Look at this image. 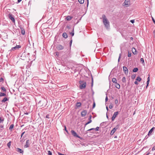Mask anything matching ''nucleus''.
Wrapping results in <instances>:
<instances>
[{
  "label": "nucleus",
  "instance_id": "obj_1",
  "mask_svg": "<svg viewBox=\"0 0 155 155\" xmlns=\"http://www.w3.org/2000/svg\"><path fill=\"white\" fill-rule=\"evenodd\" d=\"M79 87H92L93 84V79L91 76V79L88 78H86L84 80H81L79 81Z\"/></svg>",
  "mask_w": 155,
  "mask_h": 155
},
{
  "label": "nucleus",
  "instance_id": "obj_2",
  "mask_svg": "<svg viewBox=\"0 0 155 155\" xmlns=\"http://www.w3.org/2000/svg\"><path fill=\"white\" fill-rule=\"evenodd\" d=\"M103 23L105 27L107 28H108L110 27V23L106 17L105 15H102Z\"/></svg>",
  "mask_w": 155,
  "mask_h": 155
},
{
  "label": "nucleus",
  "instance_id": "obj_3",
  "mask_svg": "<svg viewBox=\"0 0 155 155\" xmlns=\"http://www.w3.org/2000/svg\"><path fill=\"white\" fill-rule=\"evenodd\" d=\"M119 125H117L115 127H114V128L111 131L110 133V134L111 135H113L114 134L115 132L116 131V130L119 128Z\"/></svg>",
  "mask_w": 155,
  "mask_h": 155
},
{
  "label": "nucleus",
  "instance_id": "obj_4",
  "mask_svg": "<svg viewBox=\"0 0 155 155\" xmlns=\"http://www.w3.org/2000/svg\"><path fill=\"white\" fill-rule=\"evenodd\" d=\"M8 17L12 20L13 23H15V20L14 18V16L11 13L9 14L8 15Z\"/></svg>",
  "mask_w": 155,
  "mask_h": 155
},
{
  "label": "nucleus",
  "instance_id": "obj_5",
  "mask_svg": "<svg viewBox=\"0 0 155 155\" xmlns=\"http://www.w3.org/2000/svg\"><path fill=\"white\" fill-rule=\"evenodd\" d=\"M64 47L61 45H58L56 46V48L58 50H63L64 49Z\"/></svg>",
  "mask_w": 155,
  "mask_h": 155
},
{
  "label": "nucleus",
  "instance_id": "obj_6",
  "mask_svg": "<svg viewBox=\"0 0 155 155\" xmlns=\"http://www.w3.org/2000/svg\"><path fill=\"white\" fill-rule=\"evenodd\" d=\"M71 133L72 135L75 137L80 138V137L78 135L77 133L74 130H71Z\"/></svg>",
  "mask_w": 155,
  "mask_h": 155
},
{
  "label": "nucleus",
  "instance_id": "obj_7",
  "mask_svg": "<svg viewBox=\"0 0 155 155\" xmlns=\"http://www.w3.org/2000/svg\"><path fill=\"white\" fill-rule=\"evenodd\" d=\"M119 112L118 111H117L114 113L112 117V121H114V120L115 119L117 116Z\"/></svg>",
  "mask_w": 155,
  "mask_h": 155
},
{
  "label": "nucleus",
  "instance_id": "obj_8",
  "mask_svg": "<svg viewBox=\"0 0 155 155\" xmlns=\"http://www.w3.org/2000/svg\"><path fill=\"white\" fill-rule=\"evenodd\" d=\"M31 142L29 140H28L26 141V144L24 146L25 148L28 147L31 143Z\"/></svg>",
  "mask_w": 155,
  "mask_h": 155
},
{
  "label": "nucleus",
  "instance_id": "obj_9",
  "mask_svg": "<svg viewBox=\"0 0 155 155\" xmlns=\"http://www.w3.org/2000/svg\"><path fill=\"white\" fill-rule=\"evenodd\" d=\"M21 48V46L20 45H17L13 47L12 48L11 50L15 51L17 49H19V48Z\"/></svg>",
  "mask_w": 155,
  "mask_h": 155
},
{
  "label": "nucleus",
  "instance_id": "obj_10",
  "mask_svg": "<svg viewBox=\"0 0 155 155\" xmlns=\"http://www.w3.org/2000/svg\"><path fill=\"white\" fill-rule=\"evenodd\" d=\"M130 0H125L123 4V6H125L126 7L128 6L129 5L128 3L129 2Z\"/></svg>",
  "mask_w": 155,
  "mask_h": 155
},
{
  "label": "nucleus",
  "instance_id": "obj_11",
  "mask_svg": "<svg viewBox=\"0 0 155 155\" xmlns=\"http://www.w3.org/2000/svg\"><path fill=\"white\" fill-rule=\"evenodd\" d=\"M87 113V111L86 110H83L81 112V116L82 117H84Z\"/></svg>",
  "mask_w": 155,
  "mask_h": 155
},
{
  "label": "nucleus",
  "instance_id": "obj_12",
  "mask_svg": "<svg viewBox=\"0 0 155 155\" xmlns=\"http://www.w3.org/2000/svg\"><path fill=\"white\" fill-rule=\"evenodd\" d=\"M14 89H12V88H11V90H12L13 92L16 91V93H18V91H20L19 90V88H14Z\"/></svg>",
  "mask_w": 155,
  "mask_h": 155
},
{
  "label": "nucleus",
  "instance_id": "obj_13",
  "mask_svg": "<svg viewBox=\"0 0 155 155\" xmlns=\"http://www.w3.org/2000/svg\"><path fill=\"white\" fill-rule=\"evenodd\" d=\"M123 71L125 74H128V71L127 68L126 67H123Z\"/></svg>",
  "mask_w": 155,
  "mask_h": 155
},
{
  "label": "nucleus",
  "instance_id": "obj_14",
  "mask_svg": "<svg viewBox=\"0 0 155 155\" xmlns=\"http://www.w3.org/2000/svg\"><path fill=\"white\" fill-rule=\"evenodd\" d=\"M117 80L116 78H112V81L115 84H117V85H118V87H120V85L119 84H118V83H117Z\"/></svg>",
  "mask_w": 155,
  "mask_h": 155
},
{
  "label": "nucleus",
  "instance_id": "obj_15",
  "mask_svg": "<svg viewBox=\"0 0 155 155\" xmlns=\"http://www.w3.org/2000/svg\"><path fill=\"white\" fill-rule=\"evenodd\" d=\"M122 82L123 83V86H125V84H126V78L125 77H124L122 80Z\"/></svg>",
  "mask_w": 155,
  "mask_h": 155
},
{
  "label": "nucleus",
  "instance_id": "obj_16",
  "mask_svg": "<svg viewBox=\"0 0 155 155\" xmlns=\"http://www.w3.org/2000/svg\"><path fill=\"white\" fill-rule=\"evenodd\" d=\"M132 51L133 54H137V51L134 48H132Z\"/></svg>",
  "mask_w": 155,
  "mask_h": 155
},
{
  "label": "nucleus",
  "instance_id": "obj_17",
  "mask_svg": "<svg viewBox=\"0 0 155 155\" xmlns=\"http://www.w3.org/2000/svg\"><path fill=\"white\" fill-rule=\"evenodd\" d=\"M17 151L20 153L23 154L24 153V151L23 150H22L21 149L19 148H17Z\"/></svg>",
  "mask_w": 155,
  "mask_h": 155
},
{
  "label": "nucleus",
  "instance_id": "obj_18",
  "mask_svg": "<svg viewBox=\"0 0 155 155\" xmlns=\"http://www.w3.org/2000/svg\"><path fill=\"white\" fill-rule=\"evenodd\" d=\"M155 129L154 127H152L149 131L148 133V135H150L151 134L153 131V130Z\"/></svg>",
  "mask_w": 155,
  "mask_h": 155
},
{
  "label": "nucleus",
  "instance_id": "obj_19",
  "mask_svg": "<svg viewBox=\"0 0 155 155\" xmlns=\"http://www.w3.org/2000/svg\"><path fill=\"white\" fill-rule=\"evenodd\" d=\"M99 127H97L95 128H92L87 130V131H91L93 130H95L96 131H98L99 130Z\"/></svg>",
  "mask_w": 155,
  "mask_h": 155
},
{
  "label": "nucleus",
  "instance_id": "obj_20",
  "mask_svg": "<svg viewBox=\"0 0 155 155\" xmlns=\"http://www.w3.org/2000/svg\"><path fill=\"white\" fill-rule=\"evenodd\" d=\"M150 76H149V77H148L147 79V85H146V87H147L148 86L149 84V82H150Z\"/></svg>",
  "mask_w": 155,
  "mask_h": 155
},
{
  "label": "nucleus",
  "instance_id": "obj_21",
  "mask_svg": "<svg viewBox=\"0 0 155 155\" xmlns=\"http://www.w3.org/2000/svg\"><path fill=\"white\" fill-rule=\"evenodd\" d=\"M62 36L65 38H66L68 37V35L66 32H64L63 33Z\"/></svg>",
  "mask_w": 155,
  "mask_h": 155
},
{
  "label": "nucleus",
  "instance_id": "obj_22",
  "mask_svg": "<svg viewBox=\"0 0 155 155\" xmlns=\"http://www.w3.org/2000/svg\"><path fill=\"white\" fill-rule=\"evenodd\" d=\"M72 18V17L68 16L66 17L65 19L67 21H69L71 20Z\"/></svg>",
  "mask_w": 155,
  "mask_h": 155
},
{
  "label": "nucleus",
  "instance_id": "obj_23",
  "mask_svg": "<svg viewBox=\"0 0 155 155\" xmlns=\"http://www.w3.org/2000/svg\"><path fill=\"white\" fill-rule=\"evenodd\" d=\"M81 102H77L76 104V106L77 107H80L81 106Z\"/></svg>",
  "mask_w": 155,
  "mask_h": 155
},
{
  "label": "nucleus",
  "instance_id": "obj_24",
  "mask_svg": "<svg viewBox=\"0 0 155 155\" xmlns=\"http://www.w3.org/2000/svg\"><path fill=\"white\" fill-rule=\"evenodd\" d=\"M14 126V124H12L10 126L9 128V130L11 131H12V130Z\"/></svg>",
  "mask_w": 155,
  "mask_h": 155
},
{
  "label": "nucleus",
  "instance_id": "obj_25",
  "mask_svg": "<svg viewBox=\"0 0 155 155\" xmlns=\"http://www.w3.org/2000/svg\"><path fill=\"white\" fill-rule=\"evenodd\" d=\"M115 104L117 106L120 103H118V101L117 99H116L114 101Z\"/></svg>",
  "mask_w": 155,
  "mask_h": 155
},
{
  "label": "nucleus",
  "instance_id": "obj_26",
  "mask_svg": "<svg viewBox=\"0 0 155 155\" xmlns=\"http://www.w3.org/2000/svg\"><path fill=\"white\" fill-rule=\"evenodd\" d=\"M8 99L7 98V97H5L2 101V102H5L6 101H7L8 100Z\"/></svg>",
  "mask_w": 155,
  "mask_h": 155
},
{
  "label": "nucleus",
  "instance_id": "obj_27",
  "mask_svg": "<svg viewBox=\"0 0 155 155\" xmlns=\"http://www.w3.org/2000/svg\"><path fill=\"white\" fill-rule=\"evenodd\" d=\"M138 70V68H134L133 70V71L134 72H137Z\"/></svg>",
  "mask_w": 155,
  "mask_h": 155
},
{
  "label": "nucleus",
  "instance_id": "obj_28",
  "mask_svg": "<svg viewBox=\"0 0 155 155\" xmlns=\"http://www.w3.org/2000/svg\"><path fill=\"white\" fill-rule=\"evenodd\" d=\"M4 82V78L3 77H2L0 78V83H3Z\"/></svg>",
  "mask_w": 155,
  "mask_h": 155
},
{
  "label": "nucleus",
  "instance_id": "obj_29",
  "mask_svg": "<svg viewBox=\"0 0 155 155\" xmlns=\"http://www.w3.org/2000/svg\"><path fill=\"white\" fill-rule=\"evenodd\" d=\"M6 96V94L0 92V96Z\"/></svg>",
  "mask_w": 155,
  "mask_h": 155
},
{
  "label": "nucleus",
  "instance_id": "obj_30",
  "mask_svg": "<svg viewBox=\"0 0 155 155\" xmlns=\"http://www.w3.org/2000/svg\"><path fill=\"white\" fill-rule=\"evenodd\" d=\"M4 118H2H2L1 117H0V123H2L4 121Z\"/></svg>",
  "mask_w": 155,
  "mask_h": 155
},
{
  "label": "nucleus",
  "instance_id": "obj_31",
  "mask_svg": "<svg viewBox=\"0 0 155 155\" xmlns=\"http://www.w3.org/2000/svg\"><path fill=\"white\" fill-rule=\"evenodd\" d=\"M70 34L72 36H73L74 35V28H73L72 31L70 33Z\"/></svg>",
  "mask_w": 155,
  "mask_h": 155
},
{
  "label": "nucleus",
  "instance_id": "obj_32",
  "mask_svg": "<svg viewBox=\"0 0 155 155\" xmlns=\"http://www.w3.org/2000/svg\"><path fill=\"white\" fill-rule=\"evenodd\" d=\"M21 33L23 35H24L25 34V31L24 29H21Z\"/></svg>",
  "mask_w": 155,
  "mask_h": 155
},
{
  "label": "nucleus",
  "instance_id": "obj_33",
  "mask_svg": "<svg viewBox=\"0 0 155 155\" xmlns=\"http://www.w3.org/2000/svg\"><path fill=\"white\" fill-rule=\"evenodd\" d=\"M78 2L81 4H83L84 2V0H78Z\"/></svg>",
  "mask_w": 155,
  "mask_h": 155
},
{
  "label": "nucleus",
  "instance_id": "obj_34",
  "mask_svg": "<svg viewBox=\"0 0 155 155\" xmlns=\"http://www.w3.org/2000/svg\"><path fill=\"white\" fill-rule=\"evenodd\" d=\"M141 80V78L139 77H138L136 79V80L138 81H140Z\"/></svg>",
  "mask_w": 155,
  "mask_h": 155
},
{
  "label": "nucleus",
  "instance_id": "obj_35",
  "mask_svg": "<svg viewBox=\"0 0 155 155\" xmlns=\"http://www.w3.org/2000/svg\"><path fill=\"white\" fill-rule=\"evenodd\" d=\"M11 141L9 142L7 144V145L8 147H9L11 146Z\"/></svg>",
  "mask_w": 155,
  "mask_h": 155
},
{
  "label": "nucleus",
  "instance_id": "obj_36",
  "mask_svg": "<svg viewBox=\"0 0 155 155\" xmlns=\"http://www.w3.org/2000/svg\"><path fill=\"white\" fill-rule=\"evenodd\" d=\"M48 155H52V153L49 150L48 151Z\"/></svg>",
  "mask_w": 155,
  "mask_h": 155
},
{
  "label": "nucleus",
  "instance_id": "obj_37",
  "mask_svg": "<svg viewBox=\"0 0 155 155\" xmlns=\"http://www.w3.org/2000/svg\"><path fill=\"white\" fill-rule=\"evenodd\" d=\"M109 107L110 109H111L113 107V104L112 103L110 104Z\"/></svg>",
  "mask_w": 155,
  "mask_h": 155
},
{
  "label": "nucleus",
  "instance_id": "obj_38",
  "mask_svg": "<svg viewBox=\"0 0 155 155\" xmlns=\"http://www.w3.org/2000/svg\"><path fill=\"white\" fill-rule=\"evenodd\" d=\"M0 129L1 130H2L3 129V125H1L0 126Z\"/></svg>",
  "mask_w": 155,
  "mask_h": 155
},
{
  "label": "nucleus",
  "instance_id": "obj_39",
  "mask_svg": "<svg viewBox=\"0 0 155 155\" xmlns=\"http://www.w3.org/2000/svg\"><path fill=\"white\" fill-rule=\"evenodd\" d=\"M135 76H136V75L135 74H134L132 76H131V78H132V79H134V78H135Z\"/></svg>",
  "mask_w": 155,
  "mask_h": 155
},
{
  "label": "nucleus",
  "instance_id": "obj_40",
  "mask_svg": "<svg viewBox=\"0 0 155 155\" xmlns=\"http://www.w3.org/2000/svg\"><path fill=\"white\" fill-rule=\"evenodd\" d=\"M131 53L129 51H128V57H130L131 56Z\"/></svg>",
  "mask_w": 155,
  "mask_h": 155
},
{
  "label": "nucleus",
  "instance_id": "obj_41",
  "mask_svg": "<svg viewBox=\"0 0 155 155\" xmlns=\"http://www.w3.org/2000/svg\"><path fill=\"white\" fill-rule=\"evenodd\" d=\"M95 101H94L93 102V108H94L95 107Z\"/></svg>",
  "mask_w": 155,
  "mask_h": 155
},
{
  "label": "nucleus",
  "instance_id": "obj_42",
  "mask_svg": "<svg viewBox=\"0 0 155 155\" xmlns=\"http://www.w3.org/2000/svg\"><path fill=\"white\" fill-rule=\"evenodd\" d=\"M43 102V101H40L38 103V104H40V105L41 106H42L43 105H41V102Z\"/></svg>",
  "mask_w": 155,
  "mask_h": 155
},
{
  "label": "nucleus",
  "instance_id": "obj_43",
  "mask_svg": "<svg viewBox=\"0 0 155 155\" xmlns=\"http://www.w3.org/2000/svg\"><path fill=\"white\" fill-rule=\"evenodd\" d=\"M121 56V54H119V58H118V62H119L120 61Z\"/></svg>",
  "mask_w": 155,
  "mask_h": 155
},
{
  "label": "nucleus",
  "instance_id": "obj_44",
  "mask_svg": "<svg viewBox=\"0 0 155 155\" xmlns=\"http://www.w3.org/2000/svg\"><path fill=\"white\" fill-rule=\"evenodd\" d=\"M2 90L3 91L5 92L6 91V89L5 88H1Z\"/></svg>",
  "mask_w": 155,
  "mask_h": 155
},
{
  "label": "nucleus",
  "instance_id": "obj_45",
  "mask_svg": "<svg viewBox=\"0 0 155 155\" xmlns=\"http://www.w3.org/2000/svg\"><path fill=\"white\" fill-rule=\"evenodd\" d=\"M72 42V40L71 39V40L70 41V47L71 46Z\"/></svg>",
  "mask_w": 155,
  "mask_h": 155
},
{
  "label": "nucleus",
  "instance_id": "obj_46",
  "mask_svg": "<svg viewBox=\"0 0 155 155\" xmlns=\"http://www.w3.org/2000/svg\"><path fill=\"white\" fill-rule=\"evenodd\" d=\"M130 22L132 23H134V20H131L130 21Z\"/></svg>",
  "mask_w": 155,
  "mask_h": 155
},
{
  "label": "nucleus",
  "instance_id": "obj_47",
  "mask_svg": "<svg viewBox=\"0 0 155 155\" xmlns=\"http://www.w3.org/2000/svg\"><path fill=\"white\" fill-rule=\"evenodd\" d=\"M25 133V132H23L21 134V137H22L23 136V134H24Z\"/></svg>",
  "mask_w": 155,
  "mask_h": 155
},
{
  "label": "nucleus",
  "instance_id": "obj_48",
  "mask_svg": "<svg viewBox=\"0 0 155 155\" xmlns=\"http://www.w3.org/2000/svg\"><path fill=\"white\" fill-rule=\"evenodd\" d=\"M49 115L48 114V115H47L46 116V118H50V117H49Z\"/></svg>",
  "mask_w": 155,
  "mask_h": 155
},
{
  "label": "nucleus",
  "instance_id": "obj_49",
  "mask_svg": "<svg viewBox=\"0 0 155 155\" xmlns=\"http://www.w3.org/2000/svg\"><path fill=\"white\" fill-rule=\"evenodd\" d=\"M64 130H65L67 132V133H68V130H67V129H66V127L65 126H64Z\"/></svg>",
  "mask_w": 155,
  "mask_h": 155
},
{
  "label": "nucleus",
  "instance_id": "obj_50",
  "mask_svg": "<svg viewBox=\"0 0 155 155\" xmlns=\"http://www.w3.org/2000/svg\"><path fill=\"white\" fill-rule=\"evenodd\" d=\"M108 100V97H107V96L106 97V98H105V101L106 102H107V101Z\"/></svg>",
  "mask_w": 155,
  "mask_h": 155
},
{
  "label": "nucleus",
  "instance_id": "obj_51",
  "mask_svg": "<svg viewBox=\"0 0 155 155\" xmlns=\"http://www.w3.org/2000/svg\"><path fill=\"white\" fill-rule=\"evenodd\" d=\"M92 122V120H89V121L87 122V124H90V123H91V122Z\"/></svg>",
  "mask_w": 155,
  "mask_h": 155
},
{
  "label": "nucleus",
  "instance_id": "obj_52",
  "mask_svg": "<svg viewBox=\"0 0 155 155\" xmlns=\"http://www.w3.org/2000/svg\"><path fill=\"white\" fill-rule=\"evenodd\" d=\"M58 154L59 155H66L65 154H62L60 153H59V152H58Z\"/></svg>",
  "mask_w": 155,
  "mask_h": 155
},
{
  "label": "nucleus",
  "instance_id": "obj_53",
  "mask_svg": "<svg viewBox=\"0 0 155 155\" xmlns=\"http://www.w3.org/2000/svg\"><path fill=\"white\" fill-rule=\"evenodd\" d=\"M91 117H92V116L91 115H90L89 117V120H91Z\"/></svg>",
  "mask_w": 155,
  "mask_h": 155
},
{
  "label": "nucleus",
  "instance_id": "obj_54",
  "mask_svg": "<svg viewBox=\"0 0 155 155\" xmlns=\"http://www.w3.org/2000/svg\"><path fill=\"white\" fill-rule=\"evenodd\" d=\"M24 141V140L23 139L21 140L20 142L22 143H23Z\"/></svg>",
  "mask_w": 155,
  "mask_h": 155
},
{
  "label": "nucleus",
  "instance_id": "obj_55",
  "mask_svg": "<svg viewBox=\"0 0 155 155\" xmlns=\"http://www.w3.org/2000/svg\"><path fill=\"white\" fill-rule=\"evenodd\" d=\"M140 61H143V62H144V60H143V58H141L140 59Z\"/></svg>",
  "mask_w": 155,
  "mask_h": 155
},
{
  "label": "nucleus",
  "instance_id": "obj_56",
  "mask_svg": "<svg viewBox=\"0 0 155 155\" xmlns=\"http://www.w3.org/2000/svg\"><path fill=\"white\" fill-rule=\"evenodd\" d=\"M86 0L87 1V6L88 5V4H89V0Z\"/></svg>",
  "mask_w": 155,
  "mask_h": 155
},
{
  "label": "nucleus",
  "instance_id": "obj_57",
  "mask_svg": "<svg viewBox=\"0 0 155 155\" xmlns=\"http://www.w3.org/2000/svg\"><path fill=\"white\" fill-rule=\"evenodd\" d=\"M152 20H153V22H154V24H155V20H154V19H153V18H152Z\"/></svg>",
  "mask_w": 155,
  "mask_h": 155
},
{
  "label": "nucleus",
  "instance_id": "obj_58",
  "mask_svg": "<svg viewBox=\"0 0 155 155\" xmlns=\"http://www.w3.org/2000/svg\"><path fill=\"white\" fill-rule=\"evenodd\" d=\"M134 84H138V83L137 81H136L134 82Z\"/></svg>",
  "mask_w": 155,
  "mask_h": 155
},
{
  "label": "nucleus",
  "instance_id": "obj_59",
  "mask_svg": "<svg viewBox=\"0 0 155 155\" xmlns=\"http://www.w3.org/2000/svg\"><path fill=\"white\" fill-rule=\"evenodd\" d=\"M58 54H59V53L58 52H56V55H57L58 56Z\"/></svg>",
  "mask_w": 155,
  "mask_h": 155
},
{
  "label": "nucleus",
  "instance_id": "obj_60",
  "mask_svg": "<svg viewBox=\"0 0 155 155\" xmlns=\"http://www.w3.org/2000/svg\"><path fill=\"white\" fill-rule=\"evenodd\" d=\"M21 0H18V3L20 2L21 1Z\"/></svg>",
  "mask_w": 155,
  "mask_h": 155
},
{
  "label": "nucleus",
  "instance_id": "obj_61",
  "mask_svg": "<svg viewBox=\"0 0 155 155\" xmlns=\"http://www.w3.org/2000/svg\"><path fill=\"white\" fill-rule=\"evenodd\" d=\"M106 109H107V110L108 111L109 110V109H108V107L107 106H106Z\"/></svg>",
  "mask_w": 155,
  "mask_h": 155
},
{
  "label": "nucleus",
  "instance_id": "obj_62",
  "mask_svg": "<svg viewBox=\"0 0 155 155\" xmlns=\"http://www.w3.org/2000/svg\"><path fill=\"white\" fill-rule=\"evenodd\" d=\"M115 86L116 87H117V86H118V85H117V84H115Z\"/></svg>",
  "mask_w": 155,
  "mask_h": 155
},
{
  "label": "nucleus",
  "instance_id": "obj_63",
  "mask_svg": "<svg viewBox=\"0 0 155 155\" xmlns=\"http://www.w3.org/2000/svg\"><path fill=\"white\" fill-rule=\"evenodd\" d=\"M106 117H107V119H108V117L107 114H107H106Z\"/></svg>",
  "mask_w": 155,
  "mask_h": 155
},
{
  "label": "nucleus",
  "instance_id": "obj_64",
  "mask_svg": "<svg viewBox=\"0 0 155 155\" xmlns=\"http://www.w3.org/2000/svg\"><path fill=\"white\" fill-rule=\"evenodd\" d=\"M130 39L132 40H133V38L132 37H131L130 38Z\"/></svg>",
  "mask_w": 155,
  "mask_h": 155
}]
</instances>
